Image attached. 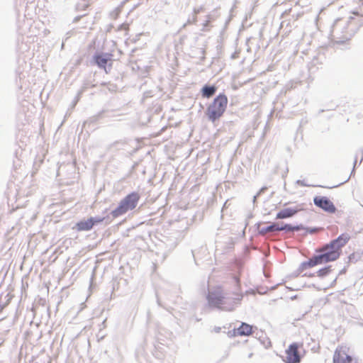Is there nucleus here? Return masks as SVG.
<instances>
[{
    "mask_svg": "<svg viewBox=\"0 0 363 363\" xmlns=\"http://www.w3.org/2000/svg\"><path fill=\"white\" fill-rule=\"evenodd\" d=\"M234 281L237 285V287H238V291L235 292L234 294V298H233V303L235 304H238L239 303L241 300L243 298V295H242V293L241 291V287H240V279L237 277H235L234 278Z\"/></svg>",
    "mask_w": 363,
    "mask_h": 363,
    "instance_id": "12",
    "label": "nucleus"
},
{
    "mask_svg": "<svg viewBox=\"0 0 363 363\" xmlns=\"http://www.w3.org/2000/svg\"><path fill=\"white\" fill-rule=\"evenodd\" d=\"M287 226H285V228L279 227V223H273L269 226H267L266 228H263L262 229V232L263 233H268L274 231H281L285 230Z\"/></svg>",
    "mask_w": 363,
    "mask_h": 363,
    "instance_id": "13",
    "label": "nucleus"
},
{
    "mask_svg": "<svg viewBox=\"0 0 363 363\" xmlns=\"http://www.w3.org/2000/svg\"><path fill=\"white\" fill-rule=\"evenodd\" d=\"M207 300L211 306L225 310L233 309L226 306L225 297L221 287H218L216 290L209 292Z\"/></svg>",
    "mask_w": 363,
    "mask_h": 363,
    "instance_id": "6",
    "label": "nucleus"
},
{
    "mask_svg": "<svg viewBox=\"0 0 363 363\" xmlns=\"http://www.w3.org/2000/svg\"><path fill=\"white\" fill-rule=\"evenodd\" d=\"M301 343L293 342L290 344L284 351V355L281 357L284 363H300L302 356L299 349L302 347Z\"/></svg>",
    "mask_w": 363,
    "mask_h": 363,
    "instance_id": "5",
    "label": "nucleus"
},
{
    "mask_svg": "<svg viewBox=\"0 0 363 363\" xmlns=\"http://www.w3.org/2000/svg\"><path fill=\"white\" fill-rule=\"evenodd\" d=\"M216 88L214 86H205L203 87L201 92H202L203 96L206 97V98H210L216 93Z\"/></svg>",
    "mask_w": 363,
    "mask_h": 363,
    "instance_id": "15",
    "label": "nucleus"
},
{
    "mask_svg": "<svg viewBox=\"0 0 363 363\" xmlns=\"http://www.w3.org/2000/svg\"><path fill=\"white\" fill-rule=\"evenodd\" d=\"M353 14L358 15L357 12H353Z\"/></svg>",
    "mask_w": 363,
    "mask_h": 363,
    "instance_id": "21",
    "label": "nucleus"
},
{
    "mask_svg": "<svg viewBox=\"0 0 363 363\" xmlns=\"http://www.w3.org/2000/svg\"><path fill=\"white\" fill-rule=\"evenodd\" d=\"M104 220V218H89L87 220H80L76 223L74 229L79 232L89 231L93 228L96 223H101Z\"/></svg>",
    "mask_w": 363,
    "mask_h": 363,
    "instance_id": "8",
    "label": "nucleus"
},
{
    "mask_svg": "<svg viewBox=\"0 0 363 363\" xmlns=\"http://www.w3.org/2000/svg\"><path fill=\"white\" fill-rule=\"evenodd\" d=\"M213 330H214V332H216V333H219V332H220V328H215L213 329Z\"/></svg>",
    "mask_w": 363,
    "mask_h": 363,
    "instance_id": "18",
    "label": "nucleus"
},
{
    "mask_svg": "<svg viewBox=\"0 0 363 363\" xmlns=\"http://www.w3.org/2000/svg\"><path fill=\"white\" fill-rule=\"evenodd\" d=\"M253 333V327L245 323H242L240 327L228 332L229 337L250 336Z\"/></svg>",
    "mask_w": 363,
    "mask_h": 363,
    "instance_id": "9",
    "label": "nucleus"
},
{
    "mask_svg": "<svg viewBox=\"0 0 363 363\" xmlns=\"http://www.w3.org/2000/svg\"><path fill=\"white\" fill-rule=\"evenodd\" d=\"M228 99L225 94H220L208 106L206 115L208 120L214 123L224 114L228 106Z\"/></svg>",
    "mask_w": 363,
    "mask_h": 363,
    "instance_id": "2",
    "label": "nucleus"
},
{
    "mask_svg": "<svg viewBox=\"0 0 363 363\" xmlns=\"http://www.w3.org/2000/svg\"><path fill=\"white\" fill-rule=\"evenodd\" d=\"M314 204L328 213H335L337 211L333 203L326 196H318L313 199Z\"/></svg>",
    "mask_w": 363,
    "mask_h": 363,
    "instance_id": "7",
    "label": "nucleus"
},
{
    "mask_svg": "<svg viewBox=\"0 0 363 363\" xmlns=\"http://www.w3.org/2000/svg\"><path fill=\"white\" fill-rule=\"evenodd\" d=\"M359 3L360 5L363 6V0H359Z\"/></svg>",
    "mask_w": 363,
    "mask_h": 363,
    "instance_id": "19",
    "label": "nucleus"
},
{
    "mask_svg": "<svg viewBox=\"0 0 363 363\" xmlns=\"http://www.w3.org/2000/svg\"><path fill=\"white\" fill-rule=\"evenodd\" d=\"M350 235L347 233H342L336 239L325 245L317 250L323 255L328 262L337 259L342 252V248L350 241Z\"/></svg>",
    "mask_w": 363,
    "mask_h": 363,
    "instance_id": "1",
    "label": "nucleus"
},
{
    "mask_svg": "<svg viewBox=\"0 0 363 363\" xmlns=\"http://www.w3.org/2000/svg\"><path fill=\"white\" fill-rule=\"evenodd\" d=\"M298 212L297 209L288 208L280 211L276 216L277 219L288 218L294 216Z\"/></svg>",
    "mask_w": 363,
    "mask_h": 363,
    "instance_id": "11",
    "label": "nucleus"
},
{
    "mask_svg": "<svg viewBox=\"0 0 363 363\" xmlns=\"http://www.w3.org/2000/svg\"><path fill=\"white\" fill-rule=\"evenodd\" d=\"M332 272L331 266H328L324 268L319 269L317 272V275L319 277L323 278L327 277Z\"/></svg>",
    "mask_w": 363,
    "mask_h": 363,
    "instance_id": "16",
    "label": "nucleus"
},
{
    "mask_svg": "<svg viewBox=\"0 0 363 363\" xmlns=\"http://www.w3.org/2000/svg\"><path fill=\"white\" fill-rule=\"evenodd\" d=\"M4 307L0 304V313L3 311Z\"/></svg>",
    "mask_w": 363,
    "mask_h": 363,
    "instance_id": "20",
    "label": "nucleus"
},
{
    "mask_svg": "<svg viewBox=\"0 0 363 363\" xmlns=\"http://www.w3.org/2000/svg\"><path fill=\"white\" fill-rule=\"evenodd\" d=\"M94 58H95V62L97 64V65L99 67L106 69V64H107L108 61L109 60V59L108 57H106V56L105 55H97L95 56Z\"/></svg>",
    "mask_w": 363,
    "mask_h": 363,
    "instance_id": "14",
    "label": "nucleus"
},
{
    "mask_svg": "<svg viewBox=\"0 0 363 363\" xmlns=\"http://www.w3.org/2000/svg\"><path fill=\"white\" fill-rule=\"evenodd\" d=\"M333 363H358V360L350 347L342 345L336 347Z\"/></svg>",
    "mask_w": 363,
    "mask_h": 363,
    "instance_id": "4",
    "label": "nucleus"
},
{
    "mask_svg": "<svg viewBox=\"0 0 363 363\" xmlns=\"http://www.w3.org/2000/svg\"><path fill=\"white\" fill-rule=\"evenodd\" d=\"M140 199V196L138 192H131L125 196L119 203L118 207L111 212L113 218H118L128 211L135 209Z\"/></svg>",
    "mask_w": 363,
    "mask_h": 363,
    "instance_id": "3",
    "label": "nucleus"
},
{
    "mask_svg": "<svg viewBox=\"0 0 363 363\" xmlns=\"http://www.w3.org/2000/svg\"><path fill=\"white\" fill-rule=\"evenodd\" d=\"M328 262L326 259L323 256V254L313 256L311 259H309L307 262H304L301 264V269L306 270L309 268H312L316 265L322 264L323 263Z\"/></svg>",
    "mask_w": 363,
    "mask_h": 363,
    "instance_id": "10",
    "label": "nucleus"
},
{
    "mask_svg": "<svg viewBox=\"0 0 363 363\" xmlns=\"http://www.w3.org/2000/svg\"><path fill=\"white\" fill-rule=\"evenodd\" d=\"M285 226H287L288 228H286L284 230L292 231L294 230V228L291 225L279 223V227L285 228Z\"/></svg>",
    "mask_w": 363,
    "mask_h": 363,
    "instance_id": "17",
    "label": "nucleus"
}]
</instances>
